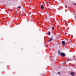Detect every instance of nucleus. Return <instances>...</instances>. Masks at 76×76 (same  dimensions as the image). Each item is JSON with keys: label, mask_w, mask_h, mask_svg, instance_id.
I'll use <instances>...</instances> for the list:
<instances>
[{"label": "nucleus", "mask_w": 76, "mask_h": 76, "mask_svg": "<svg viewBox=\"0 0 76 76\" xmlns=\"http://www.w3.org/2000/svg\"><path fill=\"white\" fill-rule=\"evenodd\" d=\"M60 55L61 56H62V57H65V56H66V54L64 53L61 52L60 53Z\"/></svg>", "instance_id": "obj_1"}, {"label": "nucleus", "mask_w": 76, "mask_h": 76, "mask_svg": "<svg viewBox=\"0 0 76 76\" xmlns=\"http://www.w3.org/2000/svg\"><path fill=\"white\" fill-rule=\"evenodd\" d=\"M70 75L71 76H75V73L73 72H70Z\"/></svg>", "instance_id": "obj_2"}, {"label": "nucleus", "mask_w": 76, "mask_h": 76, "mask_svg": "<svg viewBox=\"0 0 76 76\" xmlns=\"http://www.w3.org/2000/svg\"><path fill=\"white\" fill-rule=\"evenodd\" d=\"M40 6L42 9H44V6H43V5H41Z\"/></svg>", "instance_id": "obj_3"}, {"label": "nucleus", "mask_w": 76, "mask_h": 76, "mask_svg": "<svg viewBox=\"0 0 76 76\" xmlns=\"http://www.w3.org/2000/svg\"><path fill=\"white\" fill-rule=\"evenodd\" d=\"M62 44L63 45H65V42L64 41H62Z\"/></svg>", "instance_id": "obj_4"}, {"label": "nucleus", "mask_w": 76, "mask_h": 76, "mask_svg": "<svg viewBox=\"0 0 76 76\" xmlns=\"http://www.w3.org/2000/svg\"><path fill=\"white\" fill-rule=\"evenodd\" d=\"M53 39V38H50V39L48 41V42H50V41H52Z\"/></svg>", "instance_id": "obj_5"}, {"label": "nucleus", "mask_w": 76, "mask_h": 76, "mask_svg": "<svg viewBox=\"0 0 76 76\" xmlns=\"http://www.w3.org/2000/svg\"><path fill=\"white\" fill-rule=\"evenodd\" d=\"M48 34L49 35H50V31L48 32Z\"/></svg>", "instance_id": "obj_6"}, {"label": "nucleus", "mask_w": 76, "mask_h": 76, "mask_svg": "<svg viewBox=\"0 0 76 76\" xmlns=\"http://www.w3.org/2000/svg\"><path fill=\"white\" fill-rule=\"evenodd\" d=\"M51 28L52 29H54V27L53 26Z\"/></svg>", "instance_id": "obj_7"}, {"label": "nucleus", "mask_w": 76, "mask_h": 76, "mask_svg": "<svg viewBox=\"0 0 76 76\" xmlns=\"http://www.w3.org/2000/svg\"><path fill=\"white\" fill-rule=\"evenodd\" d=\"M18 8H19V9H21V7H20V6H19V7H18Z\"/></svg>", "instance_id": "obj_8"}, {"label": "nucleus", "mask_w": 76, "mask_h": 76, "mask_svg": "<svg viewBox=\"0 0 76 76\" xmlns=\"http://www.w3.org/2000/svg\"><path fill=\"white\" fill-rule=\"evenodd\" d=\"M73 4L74 5H75V6H76V4L75 3H73Z\"/></svg>", "instance_id": "obj_9"}, {"label": "nucleus", "mask_w": 76, "mask_h": 76, "mask_svg": "<svg viewBox=\"0 0 76 76\" xmlns=\"http://www.w3.org/2000/svg\"><path fill=\"white\" fill-rule=\"evenodd\" d=\"M60 51H58V54H60Z\"/></svg>", "instance_id": "obj_10"}, {"label": "nucleus", "mask_w": 76, "mask_h": 76, "mask_svg": "<svg viewBox=\"0 0 76 76\" xmlns=\"http://www.w3.org/2000/svg\"><path fill=\"white\" fill-rule=\"evenodd\" d=\"M58 74L59 75H60V72H58Z\"/></svg>", "instance_id": "obj_11"}, {"label": "nucleus", "mask_w": 76, "mask_h": 76, "mask_svg": "<svg viewBox=\"0 0 76 76\" xmlns=\"http://www.w3.org/2000/svg\"><path fill=\"white\" fill-rule=\"evenodd\" d=\"M69 60H70V59H67V61H69Z\"/></svg>", "instance_id": "obj_12"}, {"label": "nucleus", "mask_w": 76, "mask_h": 76, "mask_svg": "<svg viewBox=\"0 0 76 76\" xmlns=\"http://www.w3.org/2000/svg\"><path fill=\"white\" fill-rule=\"evenodd\" d=\"M48 2H46V4H48Z\"/></svg>", "instance_id": "obj_13"}, {"label": "nucleus", "mask_w": 76, "mask_h": 76, "mask_svg": "<svg viewBox=\"0 0 76 76\" xmlns=\"http://www.w3.org/2000/svg\"><path fill=\"white\" fill-rule=\"evenodd\" d=\"M50 54H49V56H50Z\"/></svg>", "instance_id": "obj_14"}, {"label": "nucleus", "mask_w": 76, "mask_h": 76, "mask_svg": "<svg viewBox=\"0 0 76 76\" xmlns=\"http://www.w3.org/2000/svg\"><path fill=\"white\" fill-rule=\"evenodd\" d=\"M51 8H52V7H50Z\"/></svg>", "instance_id": "obj_15"}, {"label": "nucleus", "mask_w": 76, "mask_h": 76, "mask_svg": "<svg viewBox=\"0 0 76 76\" xmlns=\"http://www.w3.org/2000/svg\"><path fill=\"white\" fill-rule=\"evenodd\" d=\"M49 57H50V56H49Z\"/></svg>", "instance_id": "obj_16"}]
</instances>
